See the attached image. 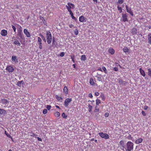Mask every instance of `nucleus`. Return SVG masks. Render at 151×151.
<instances>
[{"instance_id": "obj_1", "label": "nucleus", "mask_w": 151, "mask_h": 151, "mask_svg": "<svg viewBox=\"0 0 151 151\" xmlns=\"http://www.w3.org/2000/svg\"><path fill=\"white\" fill-rule=\"evenodd\" d=\"M46 38L47 43L48 44H50L52 40V35L49 30H47L46 31Z\"/></svg>"}, {"instance_id": "obj_2", "label": "nucleus", "mask_w": 151, "mask_h": 151, "mask_svg": "<svg viewBox=\"0 0 151 151\" xmlns=\"http://www.w3.org/2000/svg\"><path fill=\"white\" fill-rule=\"evenodd\" d=\"M134 144L131 141L128 142L126 144V151H131L133 149Z\"/></svg>"}, {"instance_id": "obj_3", "label": "nucleus", "mask_w": 151, "mask_h": 151, "mask_svg": "<svg viewBox=\"0 0 151 151\" xmlns=\"http://www.w3.org/2000/svg\"><path fill=\"white\" fill-rule=\"evenodd\" d=\"M16 26L17 28L18 35L21 37H22V28L20 25L17 24H16Z\"/></svg>"}, {"instance_id": "obj_4", "label": "nucleus", "mask_w": 151, "mask_h": 151, "mask_svg": "<svg viewBox=\"0 0 151 151\" xmlns=\"http://www.w3.org/2000/svg\"><path fill=\"white\" fill-rule=\"evenodd\" d=\"M66 7L68 12H70L72 11L71 9H73L74 8L75 5L72 3L69 2L68 3V5H66Z\"/></svg>"}, {"instance_id": "obj_5", "label": "nucleus", "mask_w": 151, "mask_h": 151, "mask_svg": "<svg viewBox=\"0 0 151 151\" xmlns=\"http://www.w3.org/2000/svg\"><path fill=\"white\" fill-rule=\"evenodd\" d=\"M72 101V98H67L65 99L64 102V105L66 107H67L69 105V104Z\"/></svg>"}, {"instance_id": "obj_6", "label": "nucleus", "mask_w": 151, "mask_h": 151, "mask_svg": "<svg viewBox=\"0 0 151 151\" xmlns=\"http://www.w3.org/2000/svg\"><path fill=\"white\" fill-rule=\"evenodd\" d=\"M99 135L101 137L106 139H108L109 138V135L106 133H104L103 132H100L99 133Z\"/></svg>"}, {"instance_id": "obj_7", "label": "nucleus", "mask_w": 151, "mask_h": 151, "mask_svg": "<svg viewBox=\"0 0 151 151\" xmlns=\"http://www.w3.org/2000/svg\"><path fill=\"white\" fill-rule=\"evenodd\" d=\"M37 42L39 45V48L40 49H42V40L40 37H38V40Z\"/></svg>"}, {"instance_id": "obj_8", "label": "nucleus", "mask_w": 151, "mask_h": 151, "mask_svg": "<svg viewBox=\"0 0 151 151\" xmlns=\"http://www.w3.org/2000/svg\"><path fill=\"white\" fill-rule=\"evenodd\" d=\"M128 16L127 14L125 13L124 14H122V21L124 22H127L128 21L127 19Z\"/></svg>"}, {"instance_id": "obj_9", "label": "nucleus", "mask_w": 151, "mask_h": 151, "mask_svg": "<svg viewBox=\"0 0 151 151\" xmlns=\"http://www.w3.org/2000/svg\"><path fill=\"white\" fill-rule=\"evenodd\" d=\"M9 102V101H7L6 99H2L1 100V103L2 104L4 105H5L6 106H8Z\"/></svg>"}, {"instance_id": "obj_10", "label": "nucleus", "mask_w": 151, "mask_h": 151, "mask_svg": "<svg viewBox=\"0 0 151 151\" xmlns=\"http://www.w3.org/2000/svg\"><path fill=\"white\" fill-rule=\"evenodd\" d=\"M6 70L8 71L9 73L13 72L14 71V69L13 67L10 65L7 66L6 68Z\"/></svg>"}, {"instance_id": "obj_11", "label": "nucleus", "mask_w": 151, "mask_h": 151, "mask_svg": "<svg viewBox=\"0 0 151 151\" xmlns=\"http://www.w3.org/2000/svg\"><path fill=\"white\" fill-rule=\"evenodd\" d=\"M126 9L127 12H128V13L130 14L132 16H133V12H132V10H131V8H129L128 7L127 5H126Z\"/></svg>"}, {"instance_id": "obj_12", "label": "nucleus", "mask_w": 151, "mask_h": 151, "mask_svg": "<svg viewBox=\"0 0 151 151\" xmlns=\"http://www.w3.org/2000/svg\"><path fill=\"white\" fill-rule=\"evenodd\" d=\"M12 60L13 62H14L15 63H18L19 62L18 59L16 56L13 55L12 58Z\"/></svg>"}, {"instance_id": "obj_13", "label": "nucleus", "mask_w": 151, "mask_h": 151, "mask_svg": "<svg viewBox=\"0 0 151 151\" xmlns=\"http://www.w3.org/2000/svg\"><path fill=\"white\" fill-rule=\"evenodd\" d=\"M1 34L3 36H6L7 34V31L5 29L2 30L1 31Z\"/></svg>"}, {"instance_id": "obj_14", "label": "nucleus", "mask_w": 151, "mask_h": 151, "mask_svg": "<svg viewBox=\"0 0 151 151\" xmlns=\"http://www.w3.org/2000/svg\"><path fill=\"white\" fill-rule=\"evenodd\" d=\"M24 34L26 35L27 37H30V34L28 32L26 29H24Z\"/></svg>"}, {"instance_id": "obj_15", "label": "nucleus", "mask_w": 151, "mask_h": 151, "mask_svg": "<svg viewBox=\"0 0 151 151\" xmlns=\"http://www.w3.org/2000/svg\"><path fill=\"white\" fill-rule=\"evenodd\" d=\"M143 140V139L142 138H140L135 140V143L137 144H139L142 142Z\"/></svg>"}, {"instance_id": "obj_16", "label": "nucleus", "mask_w": 151, "mask_h": 151, "mask_svg": "<svg viewBox=\"0 0 151 151\" xmlns=\"http://www.w3.org/2000/svg\"><path fill=\"white\" fill-rule=\"evenodd\" d=\"M139 72L141 74L143 77H145V73L144 71L141 68L139 69Z\"/></svg>"}, {"instance_id": "obj_17", "label": "nucleus", "mask_w": 151, "mask_h": 151, "mask_svg": "<svg viewBox=\"0 0 151 151\" xmlns=\"http://www.w3.org/2000/svg\"><path fill=\"white\" fill-rule=\"evenodd\" d=\"M137 29L135 28H133L132 30V33L133 35H134L137 34Z\"/></svg>"}, {"instance_id": "obj_18", "label": "nucleus", "mask_w": 151, "mask_h": 151, "mask_svg": "<svg viewBox=\"0 0 151 151\" xmlns=\"http://www.w3.org/2000/svg\"><path fill=\"white\" fill-rule=\"evenodd\" d=\"M108 51L109 52L111 55H113L115 53V50L112 48H109Z\"/></svg>"}, {"instance_id": "obj_19", "label": "nucleus", "mask_w": 151, "mask_h": 151, "mask_svg": "<svg viewBox=\"0 0 151 151\" xmlns=\"http://www.w3.org/2000/svg\"><path fill=\"white\" fill-rule=\"evenodd\" d=\"M147 38L148 40V43L151 45V33H150L147 35Z\"/></svg>"}, {"instance_id": "obj_20", "label": "nucleus", "mask_w": 151, "mask_h": 151, "mask_svg": "<svg viewBox=\"0 0 151 151\" xmlns=\"http://www.w3.org/2000/svg\"><path fill=\"white\" fill-rule=\"evenodd\" d=\"M85 20V18L83 16H81L79 17V21L81 22H83Z\"/></svg>"}, {"instance_id": "obj_21", "label": "nucleus", "mask_w": 151, "mask_h": 151, "mask_svg": "<svg viewBox=\"0 0 151 151\" xmlns=\"http://www.w3.org/2000/svg\"><path fill=\"white\" fill-rule=\"evenodd\" d=\"M119 82L120 84L125 85L126 83V82L125 81H124L122 79H119Z\"/></svg>"}, {"instance_id": "obj_22", "label": "nucleus", "mask_w": 151, "mask_h": 151, "mask_svg": "<svg viewBox=\"0 0 151 151\" xmlns=\"http://www.w3.org/2000/svg\"><path fill=\"white\" fill-rule=\"evenodd\" d=\"M15 41L14 42V44L15 45H18V46H20L21 45V44L19 42L18 40H15Z\"/></svg>"}, {"instance_id": "obj_23", "label": "nucleus", "mask_w": 151, "mask_h": 151, "mask_svg": "<svg viewBox=\"0 0 151 151\" xmlns=\"http://www.w3.org/2000/svg\"><path fill=\"white\" fill-rule=\"evenodd\" d=\"M6 113L5 110L0 109V115H4Z\"/></svg>"}, {"instance_id": "obj_24", "label": "nucleus", "mask_w": 151, "mask_h": 151, "mask_svg": "<svg viewBox=\"0 0 151 151\" xmlns=\"http://www.w3.org/2000/svg\"><path fill=\"white\" fill-rule=\"evenodd\" d=\"M24 83V81H19L17 82V85L19 87H20L21 86V83Z\"/></svg>"}, {"instance_id": "obj_25", "label": "nucleus", "mask_w": 151, "mask_h": 151, "mask_svg": "<svg viewBox=\"0 0 151 151\" xmlns=\"http://www.w3.org/2000/svg\"><path fill=\"white\" fill-rule=\"evenodd\" d=\"M90 83L91 85L92 86H94L96 84L94 82L93 79L92 78H91L90 79Z\"/></svg>"}, {"instance_id": "obj_26", "label": "nucleus", "mask_w": 151, "mask_h": 151, "mask_svg": "<svg viewBox=\"0 0 151 151\" xmlns=\"http://www.w3.org/2000/svg\"><path fill=\"white\" fill-rule=\"evenodd\" d=\"M123 50L124 52L126 53L128 52L129 50L127 47H125L123 48Z\"/></svg>"}, {"instance_id": "obj_27", "label": "nucleus", "mask_w": 151, "mask_h": 151, "mask_svg": "<svg viewBox=\"0 0 151 151\" xmlns=\"http://www.w3.org/2000/svg\"><path fill=\"white\" fill-rule=\"evenodd\" d=\"M72 18L75 20H76V18L74 16L72 12V11L69 12Z\"/></svg>"}, {"instance_id": "obj_28", "label": "nucleus", "mask_w": 151, "mask_h": 151, "mask_svg": "<svg viewBox=\"0 0 151 151\" xmlns=\"http://www.w3.org/2000/svg\"><path fill=\"white\" fill-rule=\"evenodd\" d=\"M63 91L65 93L67 94L68 93V89L67 87L65 86H64L63 88Z\"/></svg>"}, {"instance_id": "obj_29", "label": "nucleus", "mask_w": 151, "mask_h": 151, "mask_svg": "<svg viewBox=\"0 0 151 151\" xmlns=\"http://www.w3.org/2000/svg\"><path fill=\"white\" fill-rule=\"evenodd\" d=\"M119 144L123 148H124V141L123 140H121L119 142Z\"/></svg>"}, {"instance_id": "obj_30", "label": "nucleus", "mask_w": 151, "mask_h": 151, "mask_svg": "<svg viewBox=\"0 0 151 151\" xmlns=\"http://www.w3.org/2000/svg\"><path fill=\"white\" fill-rule=\"evenodd\" d=\"M88 111L89 112H91L92 111V106L90 104H88Z\"/></svg>"}, {"instance_id": "obj_31", "label": "nucleus", "mask_w": 151, "mask_h": 151, "mask_svg": "<svg viewBox=\"0 0 151 151\" xmlns=\"http://www.w3.org/2000/svg\"><path fill=\"white\" fill-rule=\"evenodd\" d=\"M54 115L55 116L59 117L60 115V114L59 112L57 111L54 113Z\"/></svg>"}, {"instance_id": "obj_32", "label": "nucleus", "mask_w": 151, "mask_h": 151, "mask_svg": "<svg viewBox=\"0 0 151 151\" xmlns=\"http://www.w3.org/2000/svg\"><path fill=\"white\" fill-rule=\"evenodd\" d=\"M81 60L85 61L86 60V55H81Z\"/></svg>"}, {"instance_id": "obj_33", "label": "nucleus", "mask_w": 151, "mask_h": 151, "mask_svg": "<svg viewBox=\"0 0 151 151\" xmlns=\"http://www.w3.org/2000/svg\"><path fill=\"white\" fill-rule=\"evenodd\" d=\"M96 106L99 105V104H100L101 103V101L98 99H96Z\"/></svg>"}, {"instance_id": "obj_34", "label": "nucleus", "mask_w": 151, "mask_h": 151, "mask_svg": "<svg viewBox=\"0 0 151 151\" xmlns=\"http://www.w3.org/2000/svg\"><path fill=\"white\" fill-rule=\"evenodd\" d=\"M29 133L31 134L30 135V136L31 137H34L35 136V134L32 131H31L29 132Z\"/></svg>"}, {"instance_id": "obj_35", "label": "nucleus", "mask_w": 151, "mask_h": 151, "mask_svg": "<svg viewBox=\"0 0 151 151\" xmlns=\"http://www.w3.org/2000/svg\"><path fill=\"white\" fill-rule=\"evenodd\" d=\"M70 56L71 59H72V61L73 62V63H75V55H73V56L71 55Z\"/></svg>"}, {"instance_id": "obj_36", "label": "nucleus", "mask_w": 151, "mask_h": 151, "mask_svg": "<svg viewBox=\"0 0 151 151\" xmlns=\"http://www.w3.org/2000/svg\"><path fill=\"white\" fill-rule=\"evenodd\" d=\"M99 111V108L97 106H95V109L94 110V112H96Z\"/></svg>"}, {"instance_id": "obj_37", "label": "nucleus", "mask_w": 151, "mask_h": 151, "mask_svg": "<svg viewBox=\"0 0 151 151\" xmlns=\"http://www.w3.org/2000/svg\"><path fill=\"white\" fill-rule=\"evenodd\" d=\"M5 133L6 134V135L7 136V137H8L10 138H11L12 139V136L10 135V134H8V133H6V131H5Z\"/></svg>"}, {"instance_id": "obj_38", "label": "nucleus", "mask_w": 151, "mask_h": 151, "mask_svg": "<svg viewBox=\"0 0 151 151\" xmlns=\"http://www.w3.org/2000/svg\"><path fill=\"white\" fill-rule=\"evenodd\" d=\"M74 34L75 35H77L78 33V30L77 29H76L74 30Z\"/></svg>"}, {"instance_id": "obj_39", "label": "nucleus", "mask_w": 151, "mask_h": 151, "mask_svg": "<svg viewBox=\"0 0 151 151\" xmlns=\"http://www.w3.org/2000/svg\"><path fill=\"white\" fill-rule=\"evenodd\" d=\"M148 75L149 76L151 77V69L150 68L148 69Z\"/></svg>"}, {"instance_id": "obj_40", "label": "nucleus", "mask_w": 151, "mask_h": 151, "mask_svg": "<svg viewBox=\"0 0 151 151\" xmlns=\"http://www.w3.org/2000/svg\"><path fill=\"white\" fill-rule=\"evenodd\" d=\"M117 8H118V10L119 11V13H121L122 11V8L121 7H119V6H117Z\"/></svg>"}, {"instance_id": "obj_41", "label": "nucleus", "mask_w": 151, "mask_h": 151, "mask_svg": "<svg viewBox=\"0 0 151 151\" xmlns=\"http://www.w3.org/2000/svg\"><path fill=\"white\" fill-rule=\"evenodd\" d=\"M62 116L65 119H66L67 117V116L66 115L65 113H63L62 114Z\"/></svg>"}, {"instance_id": "obj_42", "label": "nucleus", "mask_w": 151, "mask_h": 151, "mask_svg": "<svg viewBox=\"0 0 151 151\" xmlns=\"http://www.w3.org/2000/svg\"><path fill=\"white\" fill-rule=\"evenodd\" d=\"M97 80L99 81H102V78L101 76H99L97 77Z\"/></svg>"}, {"instance_id": "obj_43", "label": "nucleus", "mask_w": 151, "mask_h": 151, "mask_svg": "<svg viewBox=\"0 0 151 151\" xmlns=\"http://www.w3.org/2000/svg\"><path fill=\"white\" fill-rule=\"evenodd\" d=\"M47 109H44L43 110V113L44 114H46L47 113Z\"/></svg>"}, {"instance_id": "obj_44", "label": "nucleus", "mask_w": 151, "mask_h": 151, "mask_svg": "<svg viewBox=\"0 0 151 151\" xmlns=\"http://www.w3.org/2000/svg\"><path fill=\"white\" fill-rule=\"evenodd\" d=\"M102 69L103 70L104 72V73H106V68L104 67V66H103L102 67Z\"/></svg>"}, {"instance_id": "obj_45", "label": "nucleus", "mask_w": 151, "mask_h": 151, "mask_svg": "<svg viewBox=\"0 0 151 151\" xmlns=\"http://www.w3.org/2000/svg\"><path fill=\"white\" fill-rule=\"evenodd\" d=\"M12 28L14 30V31L16 32V27L13 25H12Z\"/></svg>"}, {"instance_id": "obj_46", "label": "nucleus", "mask_w": 151, "mask_h": 151, "mask_svg": "<svg viewBox=\"0 0 151 151\" xmlns=\"http://www.w3.org/2000/svg\"><path fill=\"white\" fill-rule=\"evenodd\" d=\"M51 106L49 105H47L46 107L47 109L49 110L51 109Z\"/></svg>"}, {"instance_id": "obj_47", "label": "nucleus", "mask_w": 151, "mask_h": 151, "mask_svg": "<svg viewBox=\"0 0 151 151\" xmlns=\"http://www.w3.org/2000/svg\"><path fill=\"white\" fill-rule=\"evenodd\" d=\"M65 55V53L64 52H61L60 54V56L61 57H63Z\"/></svg>"}, {"instance_id": "obj_48", "label": "nucleus", "mask_w": 151, "mask_h": 151, "mask_svg": "<svg viewBox=\"0 0 151 151\" xmlns=\"http://www.w3.org/2000/svg\"><path fill=\"white\" fill-rule=\"evenodd\" d=\"M101 98L102 100L104 101L105 100V98L104 95H103L101 96Z\"/></svg>"}, {"instance_id": "obj_49", "label": "nucleus", "mask_w": 151, "mask_h": 151, "mask_svg": "<svg viewBox=\"0 0 151 151\" xmlns=\"http://www.w3.org/2000/svg\"><path fill=\"white\" fill-rule=\"evenodd\" d=\"M56 98L59 101H60V100H62V99L61 97H59V96H56Z\"/></svg>"}, {"instance_id": "obj_50", "label": "nucleus", "mask_w": 151, "mask_h": 151, "mask_svg": "<svg viewBox=\"0 0 151 151\" xmlns=\"http://www.w3.org/2000/svg\"><path fill=\"white\" fill-rule=\"evenodd\" d=\"M124 2V0H119L118 2L120 4H122Z\"/></svg>"}, {"instance_id": "obj_51", "label": "nucleus", "mask_w": 151, "mask_h": 151, "mask_svg": "<svg viewBox=\"0 0 151 151\" xmlns=\"http://www.w3.org/2000/svg\"><path fill=\"white\" fill-rule=\"evenodd\" d=\"M109 116V114L108 112H106L104 114V116L105 117H108Z\"/></svg>"}, {"instance_id": "obj_52", "label": "nucleus", "mask_w": 151, "mask_h": 151, "mask_svg": "<svg viewBox=\"0 0 151 151\" xmlns=\"http://www.w3.org/2000/svg\"><path fill=\"white\" fill-rule=\"evenodd\" d=\"M142 114L143 116H146V114L145 113V112L143 111H142Z\"/></svg>"}, {"instance_id": "obj_53", "label": "nucleus", "mask_w": 151, "mask_h": 151, "mask_svg": "<svg viewBox=\"0 0 151 151\" xmlns=\"http://www.w3.org/2000/svg\"><path fill=\"white\" fill-rule=\"evenodd\" d=\"M148 108V106L146 105L144 106V109L145 110H147Z\"/></svg>"}, {"instance_id": "obj_54", "label": "nucleus", "mask_w": 151, "mask_h": 151, "mask_svg": "<svg viewBox=\"0 0 151 151\" xmlns=\"http://www.w3.org/2000/svg\"><path fill=\"white\" fill-rule=\"evenodd\" d=\"M113 70L116 71L118 70V69L117 67H114L113 68Z\"/></svg>"}, {"instance_id": "obj_55", "label": "nucleus", "mask_w": 151, "mask_h": 151, "mask_svg": "<svg viewBox=\"0 0 151 151\" xmlns=\"http://www.w3.org/2000/svg\"><path fill=\"white\" fill-rule=\"evenodd\" d=\"M88 96L90 97V98H92L93 97V96H92V94L91 93H90L88 94Z\"/></svg>"}, {"instance_id": "obj_56", "label": "nucleus", "mask_w": 151, "mask_h": 151, "mask_svg": "<svg viewBox=\"0 0 151 151\" xmlns=\"http://www.w3.org/2000/svg\"><path fill=\"white\" fill-rule=\"evenodd\" d=\"M95 95L96 96H98L99 95V92H95Z\"/></svg>"}, {"instance_id": "obj_57", "label": "nucleus", "mask_w": 151, "mask_h": 151, "mask_svg": "<svg viewBox=\"0 0 151 151\" xmlns=\"http://www.w3.org/2000/svg\"><path fill=\"white\" fill-rule=\"evenodd\" d=\"M37 140L38 141H42V139L41 138H40L39 137H37Z\"/></svg>"}, {"instance_id": "obj_58", "label": "nucleus", "mask_w": 151, "mask_h": 151, "mask_svg": "<svg viewBox=\"0 0 151 151\" xmlns=\"http://www.w3.org/2000/svg\"><path fill=\"white\" fill-rule=\"evenodd\" d=\"M39 35L42 38H44V37H45L44 36H43V35H42L41 33L39 34Z\"/></svg>"}, {"instance_id": "obj_59", "label": "nucleus", "mask_w": 151, "mask_h": 151, "mask_svg": "<svg viewBox=\"0 0 151 151\" xmlns=\"http://www.w3.org/2000/svg\"><path fill=\"white\" fill-rule=\"evenodd\" d=\"M69 27L70 28L73 27L74 26L73 25V24H70L69 25Z\"/></svg>"}, {"instance_id": "obj_60", "label": "nucleus", "mask_w": 151, "mask_h": 151, "mask_svg": "<svg viewBox=\"0 0 151 151\" xmlns=\"http://www.w3.org/2000/svg\"><path fill=\"white\" fill-rule=\"evenodd\" d=\"M42 39L45 42H46V40L45 37H44V38H42Z\"/></svg>"}, {"instance_id": "obj_61", "label": "nucleus", "mask_w": 151, "mask_h": 151, "mask_svg": "<svg viewBox=\"0 0 151 151\" xmlns=\"http://www.w3.org/2000/svg\"><path fill=\"white\" fill-rule=\"evenodd\" d=\"M98 70H99V71H102V69H101V68H99L98 69Z\"/></svg>"}, {"instance_id": "obj_62", "label": "nucleus", "mask_w": 151, "mask_h": 151, "mask_svg": "<svg viewBox=\"0 0 151 151\" xmlns=\"http://www.w3.org/2000/svg\"><path fill=\"white\" fill-rule=\"evenodd\" d=\"M40 19L41 20H43V19H44V18L43 17H41V16H40Z\"/></svg>"}, {"instance_id": "obj_63", "label": "nucleus", "mask_w": 151, "mask_h": 151, "mask_svg": "<svg viewBox=\"0 0 151 151\" xmlns=\"http://www.w3.org/2000/svg\"><path fill=\"white\" fill-rule=\"evenodd\" d=\"M55 107L59 109H60V107L58 105H56Z\"/></svg>"}, {"instance_id": "obj_64", "label": "nucleus", "mask_w": 151, "mask_h": 151, "mask_svg": "<svg viewBox=\"0 0 151 151\" xmlns=\"http://www.w3.org/2000/svg\"><path fill=\"white\" fill-rule=\"evenodd\" d=\"M93 1L94 2H96V3H97L98 2L97 0H93Z\"/></svg>"}]
</instances>
